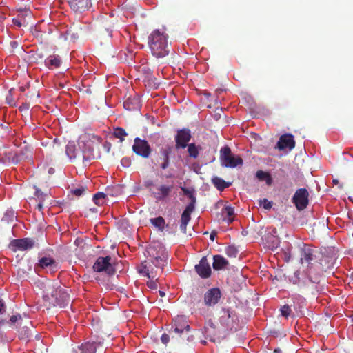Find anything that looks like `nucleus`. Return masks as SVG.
Instances as JSON below:
<instances>
[{"instance_id":"1","label":"nucleus","mask_w":353,"mask_h":353,"mask_svg":"<svg viewBox=\"0 0 353 353\" xmlns=\"http://www.w3.org/2000/svg\"><path fill=\"white\" fill-rule=\"evenodd\" d=\"M148 44L152 54L157 58H163L170 52L168 37L159 30H154L148 37Z\"/></svg>"},{"instance_id":"2","label":"nucleus","mask_w":353,"mask_h":353,"mask_svg":"<svg viewBox=\"0 0 353 353\" xmlns=\"http://www.w3.org/2000/svg\"><path fill=\"white\" fill-rule=\"evenodd\" d=\"M68 3L75 12L81 13L91 7V0H68Z\"/></svg>"},{"instance_id":"3","label":"nucleus","mask_w":353,"mask_h":353,"mask_svg":"<svg viewBox=\"0 0 353 353\" xmlns=\"http://www.w3.org/2000/svg\"><path fill=\"white\" fill-rule=\"evenodd\" d=\"M46 64L50 66H59L61 64V59L58 55H50L46 59Z\"/></svg>"},{"instance_id":"4","label":"nucleus","mask_w":353,"mask_h":353,"mask_svg":"<svg viewBox=\"0 0 353 353\" xmlns=\"http://www.w3.org/2000/svg\"><path fill=\"white\" fill-rule=\"evenodd\" d=\"M12 23L17 27L27 26L28 22L26 19H20L19 17H14L12 19Z\"/></svg>"},{"instance_id":"5","label":"nucleus","mask_w":353,"mask_h":353,"mask_svg":"<svg viewBox=\"0 0 353 353\" xmlns=\"http://www.w3.org/2000/svg\"><path fill=\"white\" fill-rule=\"evenodd\" d=\"M31 12L29 10H20L19 11V14L16 17H19L20 19H26V17H30Z\"/></svg>"},{"instance_id":"6","label":"nucleus","mask_w":353,"mask_h":353,"mask_svg":"<svg viewBox=\"0 0 353 353\" xmlns=\"http://www.w3.org/2000/svg\"><path fill=\"white\" fill-rule=\"evenodd\" d=\"M10 46L12 50H14L19 46V44L17 41H11L10 42Z\"/></svg>"},{"instance_id":"7","label":"nucleus","mask_w":353,"mask_h":353,"mask_svg":"<svg viewBox=\"0 0 353 353\" xmlns=\"http://www.w3.org/2000/svg\"><path fill=\"white\" fill-rule=\"evenodd\" d=\"M125 59H124V63H125V62H128V63H130L128 62V59H131V60H132V58H133V57H134V54H133L132 52H129V54H126L125 53Z\"/></svg>"},{"instance_id":"8","label":"nucleus","mask_w":353,"mask_h":353,"mask_svg":"<svg viewBox=\"0 0 353 353\" xmlns=\"http://www.w3.org/2000/svg\"><path fill=\"white\" fill-rule=\"evenodd\" d=\"M5 19L3 14L0 13V21H3Z\"/></svg>"}]
</instances>
